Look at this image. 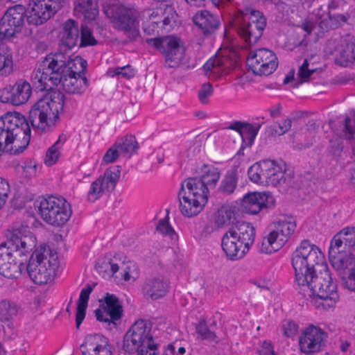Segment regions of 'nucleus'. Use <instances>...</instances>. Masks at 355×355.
I'll use <instances>...</instances> for the list:
<instances>
[{
    "instance_id": "nucleus-1",
    "label": "nucleus",
    "mask_w": 355,
    "mask_h": 355,
    "mask_svg": "<svg viewBox=\"0 0 355 355\" xmlns=\"http://www.w3.org/2000/svg\"><path fill=\"white\" fill-rule=\"evenodd\" d=\"M291 263L295 282L304 295L312 297L318 307H334L339 298L337 285L320 248L309 240L302 241L292 253Z\"/></svg>"
},
{
    "instance_id": "nucleus-2",
    "label": "nucleus",
    "mask_w": 355,
    "mask_h": 355,
    "mask_svg": "<svg viewBox=\"0 0 355 355\" xmlns=\"http://www.w3.org/2000/svg\"><path fill=\"white\" fill-rule=\"evenodd\" d=\"M220 173L212 165H204L200 168V178H188L181 184L178 193L179 209L185 217L198 215L208 201L209 187H214Z\"/></svg>"
},
{
    "instance_id": "nucleus-3",
    "label": "nucleus",
    "mask_w": 355,
    "mask_h": 355,
    "mask_svg": "<svg viewBox=\"0 0 355 355\" xmlns=\"http://www.w3.org/2000/svg\"><path fill=\"white\" fill-rule=\"evenodd\" d=\"M35 236L31 232L22 234L14 230L10 238L0 245V274L7 278H16L21 273V262L17 257L26 255L36 245Z\"/></svg>"
},
{
    "instance_id": "nucleus-4",
    "label": "nucleus",
    "mask_w": 355,
    "mask_h": 355,
    "mask_svg": "<svg viewBox=\"0 0 355 355\" xmlns=\"http://www.w3.org/2000/svg\"><path fill=\"white\" fill-rule=\"evenodd\" d=\"M30 140L31 128L23 114L8 112L0 117V151L19 153Z\"/></svg>"
},
{
    "instance_id": "nucleus-5",
    "label": "nucleus",
    "mask_w": 355,
    "mask_h": 355,
    "mask_svg": "<svg viewBox=\"0 0 355 355\" xmlns=\"http://www.w3.org/2000/svg\"><path fill=\"white\" fill-rule=\"evenodd\" d=\"M64 0H31L27 11L24 6L17 4L9 8L3 17H7L12 25L20 32L24 25V15L26 21L35 26L41 25L49 19L62 7Z\"/></svg>"
},
{
    "instance_id": "nucleus-6",
    "label": "nucleus",
    "mask_w": 355,
    "mask_h": 355,
    "mask_svg": "<svg viewBox=\"0 0 355 355\" xmlns=\"http://www.w3.org/2000/svg\"><path fill=\"white\" fill-rule=\"evenodd\" d=\"M64 95L53 92L40 99L30 111L32 126L42 132L52 131L60 121L59 114L63 110Z\"/></svg>"
},
{
    "instance_id": "nucleus-7",
    "label": "nucleus",
    "mask_w": 355,
    "mask_h": 355,
    "mask_svg": "<svg viewBox=\"0 0 355 355\" xmlns=\"http://www.w3.org/2000/svg\"><path fill=\"white\" fill-rule=\"evenodd\" d=\"M255 230L248 223L239 222L230 227L221 239V247L227 259L243 258L254 241Z\"/></svg>"
},
{
    "instance_id": "nucleus-8",
    "label": "nucleus",
    "mask_w": 355,
    "mask_h": 355,
    "mask_svg": "<svg viewBox=\"0 0 355 355\" xmlns=\"http://www.w3.org/2000/svg\"><path fill=\"white\" fill-rule=\"evenodd\" d=\"M58 267V254L49 246L41 245L32 254L27 271L35 284L42 285L53 280Z\"/></svg>"
},
{
    "instance_id": "nucleus-9",
    "label": "nucleus",
    "mask_w": 355,
    "mask_h": 355,
    "mask_svg": "<svg viewBox=\"0 0 355 355\" xmlns=\"http://www.w3.org/2000/svg\"><path fill=\"white\" fill-rule=\"evenodd\" d=\"M123 349L129 354L157 355V345L151 334V327L144 320L136 321L126 332Z\"/></svg>"
},
{
    "instance_id": "nucleus-10",
    "label": "nucleus",
    "mask_w": 355,
    "mask_h": 355,
    "mask_svg": "<svg viewBox=\"0 0 355 355\" xmlns=\"http://www.w3.org/2000/svg\"><path fill=\"white\" fill-rule=\"evenodd\" d=\"M67 55L56 53L46 57L33 78V83L40 91L51 90L58 86L66 75Z\"/></svg>"
},
{
    "instance_id": "nucleus-11",
    "label": "nucleus",
    "mask_w": 355,
    "mask_h": 355,
    "mask_svg": "<svg viewBox=\"0 0 355 355\" xmlns=\"http://www.w3.org/2000/svg\"><path fill=\"white\" fill-rule=\"evenodd\" d=\"M296 227L293 217L280 216L268 227V232L259 245V251L264 254H272L279 250L291 239Z\"/></svg>"
},
{
    "instance_id": "nucleus-12",
    "label": "nucleus",
    "mask_w": 355,
    "mask_h": 355,
    "mask_svg": "<svg viewBox=\"0 0 355 355\" xmlns=\"http://www.w3.org/2000/svg\"><path fill=\"white\" fill-rule=\"evenodd\" d=\"M105 14L112 28L123 33L128 41L133 42L139 38V15L135 8L123 5H112L105 9Z\"/></svg>"
},
{
    "instance_id": "nucleus-13",
    "label": "nucleus",
    "mask_w": 355,
    "mask_h": 355,
    "mask_svg": "<svg viewBox=\"0 0 355 355\" xmlns=\"http://www.w3.org/2000/svg\"><path fill=\"white\" fill-rule=\"evenodd\" d=\"M38 214L47 224L55 227L64 225L72 215L71 205L62 196H50L41 199Z\"/></svg>"
},
{
    "instance_id": "nucleus-14",
    "label": "nucleus",
    "mask_w": 355,
    "mask_h": 355,
    "mask_svg": "<svg viewBox=\"0 0 355 355\" xmlns=\"http://www.w3.org/2000/svg\"><path fill=\"white\" fill-rule=\"evenodd\" d=\"M146 42L162 54L166 67L175 68L183 62L186 49L180 38L169 35L147 39Z\"/></svg>"
},
{
    "instance_id": "nucleus-15",
    "label": "nucleus",
    "mask_w": 355,
    "mask_h": 355,
    "mask_svg": "<svg viewBox=\"0 0 355 355\" xmlns=\"http://www.w3.org/2000/svg\"><path fill=\"white\" fill-rule=\"evenodd\" d=\"M266 21L262 12L252 10L237 26L238 34L250 45L255 44L263 34Z\"/></svg>"
},
{
    "instance_id": "nucleus-16",
    "label": "nucleus",
    "mask_w": 355,
    "mask_h": 355,
    "mask_svg": "<svg viewBox=\"0 0 355 355\" xmlns=\"http://www.w3.org/2000/svg\"><path fill=\"white\" fill-rule=\"evenodd\" d=\"M247 64L253 73L268 76L277 69V58L272 51L268 49H259L250 52Z\"/></svg>"
},
{
    "instance_id": "nucleus-17",
    "label": "nucleus",
    "mask_w": 355,
    "mask_h": 355,
    "mask_svg": "<svg viewBox=\"0 0 355 355\" xmlns=\"http://www.w3.org/2000/svg\"><path fill=\"white\" fill-rule=\"evenodd\" d=\"M99 302V308L95 311L97 320L106 323L110 329L116 327V321L121 318L123 311L119 298L114 294L107 293Z\"/></svg>"
},
{
    "instance_id": "nucleus-18",
    "label": "nucleus",
    "mask_w": 355,
    "mask_h": 355,
    "mask_svg": "<svg viewBox=\"0 0 355 355\" xmlns=\"http://www.w3.org/2000/svg\"><path fill=\"white\" fill-rule=\"evenodd\" d=\"M325 332L313 324L303 329L299 337V347L304 354L319 352L325 340Z\"/></svg>"
},
{
    "instance_id": "nucleus-19",
    "label": "nucleus",
    "mask_w": 355,
    "mask_h": 355,
    "mask_svg": "<svg viewBox=\"0 0 355 355\" xmlns=\"http://www.w3.org/2000/svg\"><path fill=\"white\" fill-rule=\"evenodd\" d=\"M267 185L277 187L288 184L293 179V172L288 171L282 160L266 159Z\"/></svg>"
},
{
    "instance_id": "nucleus-20",
    "label": "nucleus",
    "mask_w": 355,
    "mask_h": 355,
    "mask_svg": "<svg viewBox=\"0 0 355 355\" xmlns=\"http://www.w3.org/2000/svg\"><path fill=\"white\" fill-rule=\"evenodd\" d=\"M274 198L267 191L252 192L245 194L243 198L242 207L246 213L257 214L263 208L272 205Z\"/></svg>"
},
{
    "instance_id": "nucleus-21",
    "label": "nucleus",
    "mask_w": 355,
    "mask_h": 355,
    "mask_svg": "<svg viewBox=\"0 0 355 355\" xmlns=\"http://www.w3.org/2000/svg\"><path fill=\"white\" fill-rule=\"evenodd\" d=\"M80 349L83 355H112L108 339L101 334L87 335Z\"/></svg>"
},
{
    "instance_id": "nucleus-22",
    "label": "nucleus",
    "mask_w": 355,
    "mask_h": 355,
    "mask_svg": "<svg viewBox=\"0 0 355 355\" xmlns=\"http://www.w3.org/2000/svg\"><path fill=\"white\" fill-rule=\"evenodd\" d=\"M145 298L157 300L164 297L169 291V283L162 277L147 279L142 286Z\"/></svg>"
},
{
    "instance_id": "nucleus-23",
    "label": "nucleus",
    "mask_w": 355,
    "mask_h": 355,
    "mask_svg": "<svg viewBox=\"0 0 355 355\" xmlns=\"http://www.w3.org/2000/svg\"><path fill=\"white\" fill-rule=\"evenodd\" d=\"M329 260L333 268L343 279L355 267V257L345 251L329 250Z\"/></svg>"
},
{
    "instance_id": "nucleus-24",
    "label": "nucleus",
    "mask_w": 355,
    "mask_h": 355,
    "mask_svg": "<svg viewBox=\"0 0 355 355\" xmlns=\"http://www.w3.org/2000/svg\"><path fill=\"white\" fill-rule=\"evenodd\" d=\"M262 123H249L247 122L234 121L230 124L228 129L239 133L242 139L241 148L250 147L261 127Z\"/></svg>"
},
{
    "instance_id": "nucleus-25",
    "label": "nucleus",
    "mask_w": 355,
    "mask_h": 355,
    "mask_svg": "<svg viewBox=\"0 0 355 355\" xmlns=\"http://www.w3.org/2000/svg\"><path fill=\"white\" fill-rule=\"evenodd\" d=\"M31 94L32 88L31 85L25 80H19L15 83L8 92L6 100H2V101L16 106L21 105L28 101Z\"/></svg>"
},
{
    "instance_id": "nucleus-26",
    "label": "nucleus",
    "mask_w": 355,
    "mask_h": 355,
    "mask_svg": "<svg viewBox=\"0 0 355 355\" xmlns=\"http://www.w3.org/2000/svg\"><path fill=\"white\" fill-rule=\"evenodd\" d=\"M355 245V227H346L337 233L331 239L329 250L348 251Z\"/></svg>"
},
{
    "instance_id": "nucleus-27",
    "label": "nucleus",
    "mask_w": 355,
    "mask_h": 355,
    "mask_svg": "<svg viewBox=\"0 0 355 355\" xmlns=\"http://www.w3.org/2000/svg\"><path fill=\"white\" fill-rule=\"evenodd\" d=\"M61 42L67 49L74 47L79 40V28L77 21L73 19H68L62 24V30L60 32Z\"/></svg>"
},
{
    "instance_id": "nucleus-28",
    "label": "nucleus",
    "mask_w": 355,
    "mask_h": 355,
    "mask_svg": "<svg viewBox=\"0 0 355 355\" xmlns=\"http://www.w3.org/2000/svg\"><path fill=\"white\" fill-rule=\"evenodd\" d=\"M193 21L204 34L214 32L219 26L218 18L207 10L198 12L193 16Z\"/></svg>"
},
{
    "instance_id": "nucleus-29",
    "label": "nucleus",
    "mask_w": 355,
    "mask_h": 355,
    "mask_svg": "<svg viewBox=\"0 0 355 355\" xmlns=\"http://www.w3.org/2000/svg\"><path fill=\"white\" fill-rule=\"evenodd\" d=\"M59 85L67 93L80 94L88 87L89 82L85 77L66 73Z\"/></svg>"
},
{
    "instance_id": "nucleus-30",
    "label": "nucleus",
    "mask_w": 355,
    "mask_h": 355,
    "mask_svg": "<svg viewBox=\"0 0 355 355\" xmlns=\"http://www.w3.org/2000/svg\"><path fill=\"white\" fill-rule=\"evenodd\" d=\"M350 41L342 40L335 49L336 62L343 67H348L354 64Z\"/></svg>"
},
{
    "instance_id": "nucleus-31",
    "label": "nucleus",
    "mask_w": 355,
    "mask_h": 355,
    "mask_svg": "<svg viewBox=\"0 0 355 355\" xmlns=\"http://www.w3.org/2000/svg\"><path fill=\"white\" fill-rule=\"evenodd\" d=\"M68 139L69 135L67 134L61 133L57 141L48 148L44 159V163L46 166H51L57 162L61 155V150Z\"/></svg>"
},
{
    "instance_id": "nucleus-32",
    "label": "nucleus",
    "mask_w": 355,
    "mask_h": 355,
    "mask_svg": "<svg viewBox=\"0 0 355 355\" xmlns=\"http://www.w3.org/2000/svg\"><path fill=\"white\" fill-rule=\"evenodd\" d=\"M92 290L93 288L90 285H87L80 291L76 314V324L77 328H79L85 319L89 295Z\"/></svg>"
},
{
    "instance_id": "nucleus-33",
    "label": "nucleus",
    "mask_w": 355,
    "mask_h": 355,
    "mask_svg": "<svg viewBox=\"0 0 355 355\" xmlns=\"http://www.w3.org/2000/svg\"><path fill=\"white\" fill-rule=\"evenodd\" d=\"M266 170V159L254 163L248 168L249 179L255 184L267 185Z\"/></svg>"
},
{
    "instance_id": "nucleus-34",
    "label": "nucleus",
    "mask_w": 355,
    "mask_h": 355,
    "mask_svg": "<svg viewBox=\"0 0 355 355\" xmlns=\"http://www.w3.org/2000/svg\"><path fill=\"white\" fill-rule=\"evenodd\" d=\"M75 10L81 13L86 19L94 20L98 13L97 1L96 0H76Z\"/></svg>"
},
{
    "instance_id": "nucleus-35",
    "label": "nucleus",
    "mask_w": 355,
    "mask_h": 355,
    "mask_svg": "<svg viewBox=\"0 0 355 355\" xmlns=\"http://www.w3.org/2000/svg\"><path fill=\"white\" fill-rule=\"evenodd\" d=\"M96 271L102 277L110 278L120 269L117 256L113 259H103L100 260L96 266Z\"/></svg>"
},
{
    "instance_id": "nucleus-36",
    "label": "nucleus",
    "mask_w": 355,
    "mask_h": 355,
    "mask_svg": "<svg viewBox=\"0 0 355 355\" xmlns=\"http://www.w3.org/2000/svg\"><path fill=\"white\" fill-rule=\"evenodd\" d=\"M164 14V17L162 21L154 20L155 17L152 15L144 25V31L148 34H151L155 31L161 23L163 26L170 24L171 21L175 19L176 15L175 12L171 7L166 8Z\"/></svg>"
},
{
    "instance_id": "nucleus-37",
    "label": "nucleus",
    "mask_w": 355,
    "mask_h": 355,
    "mask_svg": "<svg viewBox=\"0 0 355 355\" xmlns=\"http://www.w3.org/2000/svg\"><path fill=\"white\" fill-rule=\"evenodd\" d=\"M227 68L225 59L218 56L211 58L203 65L206 74L215 78L220 76Z\"/></svg>"
},
{
    "instance_id": "nucleus-38",
    "label": "nucleus",
    "mask_w": 355,
    "mask_h": 355,
    "mask_svg": "<svg viewBox=\"0 0 355 355\" xmlns=\"http://www.w3.org/2000/svg\"><path fill=\"white\" fill-rule=\"evenodd\" d=\"M216 325V321H213L208 325L205 320H200L196 328L198 338L209 342L218 343V338L215 333Z\"/></svg>"
},
{
    "instance_id": "nucleus-39",
    "label": "nucleus",
    "mask_w": 355,
    "mask_h": 355,
    "mask_svg": "<svg viewBox=\"0 0 355 355\" xmlns=\"http://www.w3.org/2000/svg\"><path fill=\"white\" fill-rule=\"evenodd\" d=\"M87 66V61L80 56H76L73 59H69L67 55L65 71L67 74L83 76Z\"/></svg>"
},
{
    "instance_id": "nucleus-40",
    "label": "nucleus",
    "mask_w": 355,
    "mask_h": 355,
    "mask_svg": "<svg viewBox=\"0 0 355 355\" xmlns=\"http://www.w3.org/2000/svg\"><path fill=\"white\" fill-rule=\"evenodd\" d=\"M13 69L12 56L5 46H0V75L7 76Z\"/></svg>"
},
{
    "instance_id": "nucleus-41",
    "label": "nucleus",
    "mask_w": 355,
    "mask_h": 355,
    "mask_svg": "<svg viewBox=\"0 0 355 355\" xmlns=\"http://www.w3.org/2000/svg\"><path fill=\"white\" fill-rule=\"evenodd\" d=\"M19 312L18 306L13 302L2 300L0 302V319L2 321L12 320Z\"/></svg>"
},
{
    "instance_id": "nucleus-42",
    "label": "nucleus",
    "mask_w": 355,
    "mask_h": 355,
    "mask_svg": "<svg viewBox=\"0 0 355 355\" xmlns=\"http://www.w3.org/2000/svg\"><path fill=\"white\" fill-rule=\"evenodd\" d=\"M116 144L120 150L121 154L125 155H130L139 148L138 142L133 135H127L120 141H116Z\"/></svg>"
},
{
    "instance_id": "nucleus-43",
    "label": "nucleus",
    "mask_w": 355,
    "mask_h": 355,
    "mask_svg": "<svg viewBox=\"0 0 355 355\" xmlns=\"http://www.w3.org/2000/svg\"><path fill=\"white\" fill-rule=\"evenodd\" d=\"M121 170L119 166H112L107 169L100 178L103 180L108 190L113 191L119 180Z\"/></svg>"
},
{
    "instance_id": "nucleus-44",
    "label": "nucleus",
    "mask_w": 355,
    "mask_h": 355,
    "mask_svg": "<svg viewBox=\"0 0 355 355\" xmlns=\"http://www.w3.org/2000/svg\"><path fill=\"white\" fill-rule=\"evenodd\" d=\"M106 191H110V190H108L103 180L98 178L92 182L87 194V199L90 202H95L101 198Z\"/></svg>"
},
{
    "instance_id": "nucleus-45",
    "label": "nucleus",
    "mask_w": 355,
    "mask_h": 355,
    "mask_svg": "<svg viewBox=\"0 0 355 355\" xmlns=\"http://www.w3.org/2000/svg\"><path fill=\"white\" fill-rule=\"evenodd\" d=\"M120 268L122 270V277L126 282H134L139 277V272L138 266L132 261L125 263L123 261L119 263Z\"/></svg>"
},
{
    "instance_id": "nucleus-46",
    "label": "nucleus",
    "mask_w": 355,
    "mask_h": 355,
    "mask_svg": "<svg viewBox=\"0 0 355 355\" xmlns=\"http://www.w3.org/2000/svg\"><path fill=\"white\" fill-rule=\"evenodd\" d=\"M238 175L235 170L229 171L220 184V190L225 193H232L237 185Z\"/></svg>"
},
{
    "instance_id": "nucleus-47",
    "label": "nucleus",
    "mask_w": 355,
    "mask_h": 355,
    "mask_svg": "<svg viewBox=\"0 0 355 355\" xmlns=\"http://www.w3.org/2000/svg\"><path fill=\"white\" fill-rule=\"evenodd\" d=\"M19 32V30L7 20V17H2L0 19V41L10 39Z\"/></svg>"
},
{
    "instance_id": "nucleus-48",
    "label": "nucleus",
    "mask_w": 355,
    "mask_h": 355,
    "mask_svg": "<svg viewBox=\"0 0 355 355\" xmlns=\"http://www.w3.org/2000/svg\"><path fill=\"white\" fill-rule=\"evenodd\" d=\"M111 77H117L118 78L130 79L135 75V71L129 64L121 67L109 69L107 71Z\"/></svg>"
},
{
    "instance_id": "nucleus-49",
    "label": "nucleus",
    "mask_w": 355,
    "mask_h": 355,
    "mask_svg": "<svg viewBox=\"0 0 355 355\" xmlns=\"http://www.w3.org/2000/svg\"><path fill=\"white\" fill-rule=\"evenodd\" d=\"M341 137L347 139H355V118L347 116L345 119Z\"/></svg>"
},
{
    "instance_id": "nucleus-50",
    "label": "nucleus",
    "mask_w": 355,
    "mask_h": 355,
    "mask_svg": "<svg viewBox=\"0 0 355 355\" xmlns=\"http://www.w3.org/2000/svg\"><path fill=\"white\" fill-rule=\"evenodd\" d=\"M157 230L162 234L168 236L171 240H176L178 238V235L166 218H163L159 221Z\"/></svg>"
},
{
    "instance_id": "nucleus-51",
    "label": "nucleus",
    "mask_w": 355,
    "mask_h": 355,
    "mask_svg": "<svg viewBox=\"0 0 355 355\" xmlns=\"http://www.w3.org/2000/svg\"><path fill=\"white\" fill-rule=\"evenodd\" d=\"M340 349L342 355H355V338H341Z\"/></svg>"
},
{
    "instance_id": "nucleus-52",
    "label": "nucleus",
    "mask_w": 355,
    "mask_h": 355,
    "mask_svg": "<svg viewBox=\"0 0 355 355\" xmlns=\"http://www.w3.org/2000/svg\"><path fill=\"white\" fill-rule=\"evenodd\" d=\"M97 43L96 40L92 35V31L87 26H82L80 36V47L88 46H94Z\"/></svg>"
},
{
    "instance_id": "nucleus-53",
    "label": "nucleus",
    "mask_w": 355,
    "mask_h": 355,
    "mask_svg": "<svg viewBox=\"0 0 355 355\" xmlns=\"http://www.w3.org/2000/svg\"><path fill=\"white\" fill-rule=\"evenodd\" d=\"M315 71V69H310L309 63L307 60H304L303 64L300 67L297 71V78L300 81L306 82L309 77Z\"/></svg>"
},
{
    "instance_id": "nucleus-54",
    "label": "nucleus",
    "mask_w": 355,
    "mask_h": 355,
    "mask_svg": "<svg viewBox=\"0 0 355 355\" xmlns=\"http://www.w3.org/2000/svg\"><path fill=\"white\" fill-rule=\"evenodd\" d=\"M231 211L222 208L218 211L215 221L218 227H222L228 225L231 221Z\"/></svg>"
},
{
    "instance_id": "nucleus-55",
    "label": "nucleus",
    "mask_w": 355,
    "mask_h": 355,
    "mask_svg": "<svg viewBox=\"0 0 355 355\" xmlns=\"http://www.w3.org/2000/svg\"><path fill=\"white\" fill-rule=\"evenodd\" d=\"M38 164L36 161L33 159L26 160L23 165V173L28 178H32L36 175L37 171Z\"/></svg>"
},
{
    "instance_id": "nucleus-56",
    "label": "nucleus",
    "mask_w": 355,
    "mask_h": 355,
    "mask_svg": "<svg viewBox=\"0 0 355 355\" xmlns=\"http://www.w3.org/2000/svg\"><path fill=\"white\" fill-rule=\"evenodd\" d=\"M282 329L285 336L292 338L297 333L298 325L293 321L286 320L282 323Z\"/></svg>"
},
{
    "instance_id": "nucleus-57",
    "label": "nucleus",
    "mask_w": 355,
    "mask_h": 355,
    "mask_svg": "<svg viewBox=\"0 0 355 355\" xmlns=\"http://www.w3.org/2000/svg\"><path fill=\"white\" fill-rule=\"evenodd\" d=\"M120 153V150L115 143L107 150L103 156V160L106 164L112 163L116 160Z\"/></svg>"
},
{
    "instance_id": "nucleus-58",
    "label": "nucleus",
    "mask_w": 355,
    "mask_h": 355,
    "mask_svg": "<svg viewBox=\"0 0 355 355\" xmlns=\"http://www.w3.org/2000/svg\"><path fill=\"white\" fill-rule=\"evenodd\" d=\"M9 192V184L5 179L0 177V209L5 205L8 197Z\"/></svg>"
},
{
    "instance_id": "nucleus-59",
    "label": "nucleus",
    "mask_w": 355,
    "mask_h": 355,
    "mask_svg": "<svg viewBox=\"0 0 355 355\" xmlns=\"http://www.w3.org/2000/svg\"><path fill=\"white\" fill-rule=\"evenodd\" d=\"M213 93V87L211 84H203L198 92V98L202 103H207V98Z\"/></svg>"
},
{
    "instance_id": "nucleus-60",
    "label": "nucleus",
    "mask_w": 355,
    "mask_h": 355,
    "mask_svg": "<svg viewBox=\"0 0 355 355\" xmlns=\"http://www.w3.org/2000/svg\"><path fill=\"white\" fill-rule=\"evenodd\" d=\"M257 355H276L274 347L269 340H264L260 348L257 349Z\"/></svg>"
},
{
    "instance_id": "nucleus-61",
    "label": "nucleus",
    "mask_w": 355,
    "mask_h": 355,
    "mask_svg": "<svg viewBox=\"0 0 355 355\" xmlns=\"http://www.w3.org/2000/svg\"><path fill=\"white\" fill-rule=\"evenodd\" d=\"M342 279L347 289L355 291V267Z\"/></svg>"
},
{
    "instance_id": "nucleus-62",
    "label": "nucleus",
    "mask_w": 355,
    "mask_h": 355,
    "mask_svg": "<svg viewBox=\"0 0 355 355\" xmlns=\"http://www.w3.org/2000/svg\"><path fill=\"white\" fill-rule=\"evenodd\" d=\"M292 126V121L290 119H286L277 123V128L275 129V133L282 135L286 133Z\"/></svg>"
},
{
    "instance_id": "nucleus-63",
    "label": "nucleus",
    "mask_w": 355,
    "mask_h": 355,
    "mask_svg": "<svg viewBox=\"0 0 355 355\" xmlns=\"http://www.w3.org/2000/svg\"><path fill=\"white\" fill-rule=\"evenodd\" d=\"M148 159L155 164L156 161L157 164H161L164 159V155L162 150H159L153 152L148 156Z\"/></svg>"
},
{
    "instance_id": "nucleus-64",
    "label": "nucleus",
    "mask_w": 355,
    "mask_h": 355,
    "mask_svg": "<svg viewBox=\"0 0 355 355\" xmlns=\"http://www.w3.org/2000/svg\"><path fill=\"white\" fill-rule=\"evenodd\" d=\"M176 343L168 344L164 349V355H176Z\"/></svg>"
}]
</instances>
